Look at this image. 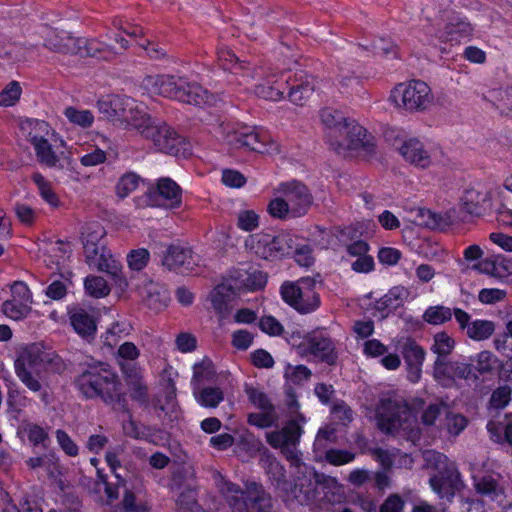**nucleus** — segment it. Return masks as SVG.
<instances>
[{
    "mask_svg": "<svg viewBox=\"0 0 512 512\" xmlns=\"http://www.w3.org/2000/svg\"><path fill=\"white\" fill-rule=\"evenodd\" d=\"M217 56L223 69L231 70L233 74L242 77L239 85L248 84L250 80H258L259 82L255 86L257 96L272 101H279L283 98L289 85L287 79L280 82L276 73L264 71L262 68L250 67L249 63L240 61L233 51L228 48H220Z\"/></svg>",
    "mask_w": 512,
    "mask_h": 512,
    "instance_id": "obj_1",
    "label": "nucleus"
},
{
    "mask_svg": "<svg viewBox=\"0 0 512 512\" xmlns=\"http://www.w3.org/2000/svg\"><path fill=\"white\" fill-rule=\"evenodd\" d=\"M52 362V355L37 344L23 348L14 361L15 374L21 383L32 393L39 394L45 404L51 403L46 370Z\"/></svg>",
    "mask_w": 512,
    "mask_h": 512,
    "instance_id": "obj_2",
    "label": "nucleus"
},
{
    "mask_svg": "<svg viewBox=\"0 0 512 512\" xmlns=\"http://www.w3.org/2000/svg\"><path fill=\"white\" fill-rule=\"evenodd\" d=\"M214 480L232 512H276L271 495L261 484L247 482L242 490L218 472L214 474Z\"/></svg>",
    "mask_w": 512,
    "mask_h": 512,
    "instance_id": "obj_3",
    "label": "nucleus"
},
{
    "mask_svg": "<svg viewBox=\"0 0 512 512\" xmlns=\"http://www.w3.org/2000/svg\"><path fill=\"white\" fill-rule=\"evenodd\" d=\"M274 195L267 210L273 218L280 220L306 215L313 203L307 186L297 180L280 183L274 189Z\"/></svg>",
    "mask_w": 512,
    "mask_h": 512,
    "instance_id": "obj_4",
    "label": "nucleus"
},
{
    "mask_svg": "<svg viewBox=\"0 0 512 512\" xmlns=\"http://www.w3.org/2000/svg\"><path fill=\"white\" fill-rule=\"evenodd\" d=\"M329 149L342 157L370 158L376 153L374 137L355 120L346 122L343 128L326 133Z\"/></svg>",
    "mask_w": 512,
    "mask_h": 512,
    "instance_id": "obj_5",
    "label": "nucleus"
},
{
    "mask_svg": "<svg viewBox=\"0 0 512 512\" xmlns=\"http://www.w3.org/2000/svg\"><path fill=\"white\" fill-rule=\"evenodd\" d=\"M290 420L279 430L266 433L267 443L274 449H279L285 458L295 466L301 464V452L298 445L302 434L305 416L300 413L298 402L292 398L288 403Z\"/></svg>",
    "mask_w": 512,
    "mask_h": 512,
    "instance_id": "obj_6",
    "label": "nucleus"
},
{
    "mask_svg": "<svg viewBox=\"0 0 512 512\" xmlns=\"http://www.w3.org/2000/svg\"><path fill=\"white\" fill-rule=\"evenodd\" d=\"M119 382L107 364L89 366L76 379L79 392L86 399L101 398L109 403L119 395Z\"/></svg>",
    "mask_w": 512,
    "mask_h": 512,
    "instance_id": "obj_7",
    "label": "nucleus"
},
{
    "mask_svg": "<svg viewBox=\"0 0 512 512\" xmlns=\"http://www.w3.org/2000/svg\"><path fill=\"white\" fill-rule=\"evenodd\" d=\"M223 139L234 149H246L258 153H276L278 147L273 143L269 135L260 129L242 127L233 129L228 124L219 126Z\"/></svg>",
    "mask_w": 512,
    "mask_h": 512,
    "instance_id": "obj_8",
    "label": "nucleus"
},
{
    "mask_svg": "<svg viewBox=\"0 0 512 512\" xmlns=\"http://www.w3.org/2000/svg\"><path fill=\"white\" fill-rule=\"evenodd\" d=\"M428 465L435 466L437 474L429 479L432 490L441 498L453 497L456 490L461 487L460 473L453 463L447 462V457L436 451H427L424 454Z\"/></svg>",
    "mask_w": 512,
    "mask_h": 512,
    "instance_id": "obj_9",
    "label": "nucleus"
},
{
    "mask_svg": "<svg viewBox=\"0 0 512 512\" xmlns=\"http://www.w3.org/2000/svg\"><path fill=\"white\" fill-rule=\"evenodd\" d=\"M139 134L150 140L157 150L171 155L179 156L188 151L185 139L166 122L155 121L150 116Z\"/></svg>",
    "mask_w": 512,
    "mask_h": 512,
    "instance_id": "obj_10",
    "label": "nucleus"
},
{
    "mask_svg": "<svg viewBox=\"0 0 512 512\" xmlns=\"http://www.w3.org/2000/svg\"><path fill=\"white\" fill-rule=\"evenodd\" d=\"M379 429L386 433L408 430L412 423V413L406 402L400 397H385L376 410Z\"/></svg>",
    "mask_w": 512,
    "mask_h": 512,
    "instance_id": "obj_11",
    "label": "nucleus"
},
{
    "mask_svg": "<svg viewBox=\"0 0 512 512\" xmlns=\"http://www.w3.org/2000/svg\"><path fill=\"white\" fill-rule=\"evenodd\" d=\"M316 281L303 277L295 282H284L280 288L282 299L300 313H310L320 305L319 294L315 290Z\"/></svg>",
    "mask_w": 512,
    "mask_h": 512,
    "instance_id": "obj_12",
    "label": "nucleus"
},
{
    "mask_svg": "<svg viewBox=\"0 0 512 512\" xmlns=\"http://www.w3.org/2000/svg\"><path fill=\"white\" fill-rule=\"evenodd\" d=\"M245 246L262 259L274 260L293 254L294 237L288 233H258L250 235Z\"/></svg>",
    "mask_w": 512,
    "mask_h": 512,
    "instance_id": "obj_13",
    "label": "nucleus"
},
{
    "mask_svg": "<svg viewBox=\"0 0 512 512\" xmlns=\"http://www.w3.org/2000/svg\"><path fill=\"white\" fill-rule=\"evenodd\" d=\"M99 109L109 118L120 120L138 132L149 117L144 107L128 96L116 95L109 102H99Z\"/></svg>",
    "mask_w": 512,
    "mask_h": 512,
    "instance_id": "obj_14",
    "label": "nucleus"
},
{
    "mask_svg": "<svg viewBox=\"0 0 512 512\" xmlns=\"http://www.w3.org/2000/svg\"><path fill=\"white\" fill-rule=\"evenodd\" d=\"M390 98L396 106L410 112L424 111L433 101L430 87L421 80L398 84Z\"/></svg>",
    "mask_w": 512,
    "mask_h": 512,
    "instance_id": "obj_15",
    "label": "nucleus"
},
{
    "mask_svg": "<svg viewBox=\"0 0 512 512\" xmlns=\"http://www.w3.org/2000/svg\"><path fill=\"white\" fill-rule=\"evenodd\" d=\"M473 486L478 494L488 497L502 509L512 508V494H506L503 478L500 474H487L473 478Z\"/></svg>",
    "mask_w": 512,
    "mask_h": 512,
    "instance_id": "obj_16",
    "label": "nucleus"
},
{
    "mask_svg": "<svg viewBox=\"0 0 512 512\" xmlns=\"http://www.w3.org/2000/svg\"><path fill=\"white\" fill-rule=\"evenodd\" d=\"M297 350L302 356H313L329 365L334 364L337 359L334 343L321 332H313L305 336Z\"/></svg>",
    "mask_w": 512,
    "mask_h": 512,
    "instance_id": "obj_17",
    "label": "nucleus"
},
{
    "mask_svg": "<svg viewBox=\"0 0 512 512\" xmlns=\"http://www.w3.org/2000/svg\"><path fill=\"white\" fill-rule=\"evenodd\" d=\"M32 295L24 282H14L11 286V298L2 304L3 313L13 319L21 320L31 312Z\"/></svg>",
    "mask_w": 512,
    "mask_h": 512,
    "instance_id": "obj_18",
    "label": "nucleus"
},
{
    "mask_svg": "<svg viewBox=\"0 0 512 512\" xmlns=\"http://www.w3.org/2000/svg\"><path fill=\"white\" fill-rule=\"evenodd\" d=\"M434 379L444 387L453 385L455 379H469L473 376V368L470 363L455 360L437 358L433 365Z\"/></svg>",
    "mask_w": 512,
    "mask_h": 512,
    "instance_id": "obj_19",
    "label": "nucleus"
},
{
    "mask_svg": "<svg viewBox=\"0 0 512 512\" xmlns=\"http://www.w3.org/2000/svg\"><path fill=\"white\" fill-rule=\"evenodd\" d=\"M34 139L37 141V143L35 146H33V148L39 163L49 168L59 170L71 168L72 159L67 153H65L63 150L59 151L58 149H54L46 138L42 141L35 137Z\"/></svg>",
    "mask_w": 512,
    "mask_h": 512,
    "instance_id": "obj_20",
    "label": "nucleus"
},
{
    "mask_svg": "<svg viewBox=\"0 0 512 512\" xmlns=\"http://www.w3.org/2000/svg\"><path fill=\"white\" fill-rule=\"evenodd\" d=\"M181 78L172 75H149L142 80V87L150 94L169 98H181L177 95Z\"/></svg>",
    "mask_w": 512,
    "mask_h": 512,
    "instance_id": "obj_21",
    "label": "nucleus"
},
{
    "mask_svg": "<svg viewBox=\"0 0 512 512\" xmlns=\"http://www.w3.org/2000/svg\"><path fill=\"white\" fill-rule=\"evenodd\" d=\"M162 264L169 270L185 273L192 271L197 262L191 249L172 245L167 248L162 259Z\"/></svg>",
    "mask_w": 512,
    "mask_h": 512,
    "instance_id": "obj_22",
    "label": "nucleus"
},
{
    "mask_svg": "<svg viewBox=\"0 0 512 512\" xmlns=\"http://www.w3.org/2000/svg\"><path fill=\"white\" fill-rule=\"evenodd\" d=\"M72 44L75 46L74 55L79 57L110 60L117 54L113 47L95 38L76 37Z\"/></svg>",
    "mask_w": 512,
    "mask_h": 512,
    "instance_id": "obj_23",
    "label": "nucleus"
},
{
    "mask_svg": "<svg viewBox=\"0 0 512 512\" xmlns=\"http://www.w3.org/2000/svg\"><path fill=\"white\" fill-rule=\"evenodd\" d=\"M84 254L86 262L91 268L112 275H116L120 270V262L104 245H99L97 248L90 247L84 251Z\"/></svg>",
    "mask_w": 512,
    "mask_h": 512,
    "instance_id": "obj_24",
    "label": "nucleus"
},
{
    "mask_svg": "<svg viewBox=\"0 0 512 512\" xmlns=\"http://www.w3.org/2000/svg\"><path fill=\"white\" fill-rule=\"evenodd\" d=\"M138 292L144 304L151 310L158 312L168 304V293L159 283L145 280L138 286Z\"/></svg>",
    "mask_w": 512,
    "mask_h": 512,
    "instance_id": "obj_25",
    "label": "nucleus"
},
{
    "mask_svg": "<svg viewBox=\"0 0 512 512\" xmlns=\"http://www.w3.org/2000/svg\"><path fill=\"white\" fill-rule=\"evenodd\" d=\"M177 95H181L182 97L176 98V100L198 106L211 104L214 101V97L202 86L195 82H188L183 78H181Z\"/></svg>",
    "mask_w": 512,
    "mask_h": 512,
    "instance_id": "obj_26",
    "label": "nucleus"
},
{
    "mask_svg": "<svg viewBox=\"0 0 512 512\" xmlns=\"http://www.w3.org/2000/svg\"><path fill=\"white\" fill-rule=\"evenodd\" d=\"M73 41H76V37L71 33L52 28L48 29L45 34L44 46L56 53L74 55L75 46L72 44Z\"/></svg>",
    "mask_w": 512,
    "mask_h": 512,
    "instance_id": "obj_27",
    "label": "nucleus"
},
{
    "mask_svg": "<svg viewBox=\"0 0 512 512\" xmlns=\"http://www.w3.org/2000/svg\"><path fill=\"white\" fill-rule=\"evenodd\" d=\"M155 193L161 200V203H159L161 206L177 208L182 203V189L171 178L163 177L158 179Z\"/></svg>",
    "mask_w": 512,
    "mask_h": 512,
    "instance_id": "obj_28",
    "label": "nucleus"
},
{
    "mask_svg": "<svg viewBox=\"0 0 512 512\" xmlns=\"http://www.w3.org/2000/svg\"><path fill=\"white\" fill-rule=\"evenodd\" d=\"M399 153L403 158L421 168H426L431 164V158L424 145L417 139L405 141L399 148Z\"/></svg>",
    "mask_w": 512,
    "mask_h": 512,
    "instance_id": "obj_29",
    "label": "nucleus"
},
{
    "mask_svg": "<svg viewBox=\"0 0 512 512\" xmlns=\"http://www.w3.org/2000/svg\"><path fill=\"white\" fill-rule=\"evenodd\" d=\"M235 281V289L243 291H257L262 289L266 282L267 276L258 269L238 270L233 275Z\"/></svg>",
    "mask_w": 512,
    "mask_h": 512,
    "instance_id": "obj_30",
    "label": "nucleus"
},
{
    "mask_svg": "<svg viewBox=\"0 0 512 512\" xmlns=\"http://www.w3.org/2000/svg\"><path fill=\"white\" fill-rule=\"evenodd\" d=\"M441 25L442 21L438 18H426L415 30V38L423 45L436 47L438 43H443L440 36L444 27L441 28Z\"/></svg>",
    "mask_w": 512,
    "mask_h": 512,
    "instance_id": "obj_31",
    "label": "nucleus"
},
{
    "mask_svg": "<svg viewBox=\"0 0 512 512\" xmlns=\"http://www.w3.org/2000/svg\"><path fill=\"white\" fill-rule=\"evenodd\" d=\"M462 204L469 214L480 215L490 205V193L486 189L469 188L462 196Z\"/></svg>",
    "mask_w": 512,
    "mask_h": 512,
    "instance_id": "obj_32",
    "label": "nucleus"
},
{
    "mask_svg": "<svg viewBox=\"0 0 512 512\" xmlns=\"http://www.w3.org/2000/svg\"><path fill=\"white\" fill-rule=\"evenodd\" d=\"M70 322L74 330L82 337L93 335L96 321L93 314L83 308H74L69 312Z\"/></svg>",
    "mask_w": 512,
    "mask_h": 512,
    "instance_id": "obj_33",
    "label": "nucleus"
},
{
    "mask_svg": "<svg viewBox=\"0 0 512 512\" xmlns=\"http://www.w3.org/2000/svg\"><path fill=\"white\" fill-rule=\"evenodd\" d=\"M472 30L471 24L466 20L454 19L445 24L440 37L443 43L454 45L459 43L462 39L469 37Z\"/></svg>",
    "mask_w": 512,
    "mask_h": 512,
    "instance_id": "obj_34",
    "label": "nucleus"
},
{
    "mask_svg": "<svg viewBox=\"0 0 512 512\" xmlns=\"http://www.w3.org/2000/svg\"><path fill=\"white\" fill-rule=\"evenodd\" d=\"M298 84H294L289 88L288 97L291 102L297 105H302L316 89V81L313 76L302 74L296 80Z\"/></svg>",
    "mask_w": 512,
    "mask_h": 512,
    "instance_id": "obj_35",
    "label": "nucleus"
},
{
    "mask_svg": "<svg viewBox=\"0 0 512 512\" xmlns=\"http://www.w3.org/2000/svg\"><path fill=\"white\" fill-rule=\"evenodd\" d=\"M235 295V288L231 284L221 283L217 285L208 295L211 307L218 314H224L227 311L228 303Z\"/></svg>",
    "mask_w": 512,
    "mask_h": 512,
    "instance_id": "obj_36",
    "label": "nucleus"
},
{
    "mask_svg": "<svg viewBox=\"0 0 512 512\" xmlns=\"http://www.w3.org/2000/svg\"><path fill=\"white\" fill-rule=\"evenodd\" d=\"M195 401L204 408L214 409L224 400V392L220 387L195 386L193 389Z\"/></svg>",
    "mask_w": 512,
    "mask_h": 512,
    "instance_id": "obj_37",
    "label": "nucleus"
},
{
    "mask_svg": "<svg viewBox=\"0 0 512 512\" xmlns=\"http://www.w3.org/2000/svg\"><path fill=\"white\" fill-rule=\"evenodd\" d=\"M97 144L101 146L95 148L92 152L83 155L80 163L85 167H93L102 164L106 160V150L112 149V142L106 136L100 135Z\"/></svg>",
    "mask_w": 512,
    "mask_h": 512,
    "instance_id": "obj_38",
    "label": "nucleus"
},
{
    "mask_svg": "<svg viewBox=\"0 0 512 512\" xmlns=\"http://www.w3.org/2000/svg\"><path fill=\"white\" fill-rule=\"evenodd\" d=\"M106 231L99 222H90L82 228V243L84 251H87L90 247L97 248L99 245H103L101 240L104 238Z\"/></svg>",
    "mask_w": 512,
    "mask_h": 512,
    "instance_id": "obj_39",
    "label": "nucleus"
},
{
    "mask_svg": "<svg viewBox=\"0 0 512 512\" xmlns=\"http://www.w3.org/2000/svg\"><path fill=\"white\" fill-rule=\"evenodd\" d=\"M487 99L501 113H512V87L493 89L488 92Z\"/></svg>",
    "mask_w": 512,
    "mask_h": 512,
    "instance_id": "obj_40",
    "label": "nucleus"
},
{
    "mask_svg": "<svg viewBox=\"0 0 512 512\" xmlns=\"http://www.w3.org/2000/svg\"><path fill=\"white\" fill-rule=\"evenodd\" d=\"M63 114L71 124L82 129L90 128L94 123V115L87 109L68 106L64 109Z\"/></svg>",
    "mask_w": 512,
    "mask_h": 512,
    "instance_id": "obj_41",
    "label": "nucleus"
},
{
    "mask_svg": "<svg viewBox=\"0 0 512 512\" xmlns=\"http://www.w3.org/2000/svg\"><path fill=\"white\" fill-rule=\"evenodd\" d=\"M21 128L27 132V140L33 146L37 143L34 137L42 141L49 134L48 123L41 120L28 119L22 123Z\"/></svg>",
    "mask_w": 512,
    "mask_h": 512,
    "instance_id": "obj_42",
    "label": "nucleus"
},
{
    "mask_svg": "<svg viewBox=\"0 0 512 512\" xmlns=\"http://www.w3.org/2000/svg\"><path fill=\"white\" fill-rule=\"evenodd\" d=\"M176 512H203L197 502L196 491L187 488L184 489L175 500Z\"/></svg>",
    "mask_w": 512,
    "mask_h": 512,
    "instance_id": "obj_43",
    "label": "nucleus"
},
{
    "mask_svg": "<svg viewBox=\"0 0 512 512\" xmlns=\"http://www.w3.org/2000/svg\"><path fill=\"white\" fill-rule=\"evenodd\" d=\"M455 348V340L446 332H438L433 337L431 351L437 358L445 359Z\"/></svg>",
    "mask_w": 512,
    "mask_h": 512,
    "instance_id": "obj_44",
    "label": "nucleus"
},
{
    "mask_svg": "<svg viewBox=\"0 0 512 512\" xmlns=\"http://www.w3.org/2000/svg\"><path fill=\"white\" fill-rule=\"evenodd\" d=\"M23 89L18 81L8 82L0 91V107L15 106L21 98Z\"/></svg>",
    "mask_w": 512,
    "mask_h": 512,
    "instance_id": "obj_45",
    "label": "nucleus"
},
{
    "mask_svg": "<svg viewBox=\"0 0 512 512\" xmlns=\"http://www.w3.org/2000/svg\"><path fill=\"white\" fill-rule=\"evenodd\" d=\"M495 330V325L489 320H475L468 326L466 335L474 341H483L488 339Z\"/></svg>",
    "mask_w": 512,
    "mask_h": 512,
    "instance_id": "obj_46",
    "label": "nucleus"
},
{
    "mask_svg": "<svg viewBox=\"0 0 512 512\" xmlns=\"http://www.w3.org/2000/svg\"><path fill=\"white\" fill-rule=\"evenodd\" d=\"M32 181L37 186L41 198L49 205L57 207L59 204V198L54 192L52 184L38 172L32 175Z\"/></svg>",
    "mask_w": 512,
    "mask_h": 512,
    "instance_id": "obj_47",
    "label": "nucleus"
},
{
    "mask_svg": "<svg viewBox=\"0 0 512 512\" xmlns=\"http://www.w3.org/2000/svg\"><path fill=\"white\" fill-rule=\"evenodd\" d=\"M264 463L266 472L275 482L276 487L284 490L286 485L284 467L271 454L266 456Z\"/></svg>",
    "mask_w": 512,
    "mask_h": 512,
    "instance_id": "obj_48",
    "label": "nucleus"
},
{
    "mask_svg": "<svg viewBox=\"0 0 512 512\" xmlns=\"http://www.w3.org/2000/svg\"><path fill=\"white\" fill-rule=\"evenodd\" d=\"M409 292L403 286L392 287L380 300V304L387 309H396L402 306L408 298Z\"/></svg>",
    "mask_w": 512,
    "mask_h": 512,
    "instance_id": "obj_49",
    "label": "nucleus"
},
{
    "mask_svg": "<svg viewBox=\"0 0 512 512\" xmlns=\"http://www.w3.org/2000/svg\"><path fill=\"white\" fill-rule=\"evenodd\" d=\"M320 120L328 128L327 133H331L334 129L343 128L351 119L345 118L338 110L324 108L320 112Z\"/></svg>",
    "mask_w": 512,
    "mask_h": 512,
    "instance_id": "obj_50",
    "label": "nucleus"
},
{
    "mask_svg": "<svg viewBox=\"0 0 512 512\" xmlns=\"http://www.w3.org/2000/svg\"><path fill=\"white\" fill-rule=\"evenodd\" d=\"M215 377V371L211 361L204 360L201 363H197L193 367V377L191 385L193 389L195 386H202L204 382L213 380Z\"/></svg>",
    "mask_w": 512,
    "mask_h": 512,
    "instance_id": "obj_51",
    "label": "nucleus"
},
{
    "mask_svg": "<svg viewBox=\"0 0 512 512\" xmlns=\"http://www.w3.org/2000/svg\"><path fill=\"white\" fill-rule=\"evenodd\" d=\"M245 393L254 407L260 410L275 409L271 399L261 388L254 386H246Z\"/></svg>",
    "mask_w": 512,
    "mask_h": 512,
    "instance_id": "obj_52",
    "label": "nucleus"
},
{
    "mask_svg": "<svg viewBox=\"0 0 512 512\" xmlns=\"http://www.w3.org/2000/svg\"><path fill=\"white\" fill-rule=\"evenodd\" d=\"M86 292L94 297H105L110 293V287L106 280L100 276H88L84 282Z\"/></svg>",
    "mask_w": 512,
    "mask_h": 512,
    "instance_id": "obj_53",
    "label": "nucleus"
},
{
    "mask_svg": "<svg viewBox=\"0 0 512 512\" xmlns=\"http://www.w3.org/2000/svg\"><path fill=\"white\" fill-rule=\"evenodd\" d=\"M278 421V415L275 409L261 410V412L248 415V423L261 429L269 428Z\"/></svg>",
    "mask_w": 512,
    "mask_h": 512,
    "instance_id": "obj_54",
    "label": "nucleus"
},
{
    "mask_svg": "<svg viewBox=\"0 0 512 512\" xmlns=\"http://www.w3.org/2000/svg\"><path fill=\"white\" fill-rule=\"evenodd\" d=\"M452 318V311L445 306H431L423 315V319L432 325H441Z\"/></svg>",
    "mask_w": 512,
    "mask_h": 512,
    "instance_id": "obj_55",
    "label": "nucleus"
},
{
    "mask_svg": "<svg viewBox=\"0 0 512 512\" xmlns=\"http://www.w3.org/2000/svg\"><path fill=\"white\" fill-rule=\"evenodd\" d=\"M140 177L135 173L124 174L116 184V194L124 199L138 187Z\"/></svg>",
    "mask_w": 512,
    "mask_h": 512,
    "instance_id": "obj_56",
    "label": "nucleus"
},
{
    "mask_svg": "<svg viewBox=\"0 0 512 512\" xmlns=\"http://www.w3.org/2000/svg\"><path fill=\"white\" fill-rule=\"evenodd\" d=\"M447 408L443 401L429 404L421 414V422L426 426L435 425L437 419L445 415Z\"/></svg>",
    "mask_w": 512,
    "mask_h": 512,
    "instance_id": "obj_57",
    "label": "nucleus"
},
{
    "mask_svg": "<svg viewBox=\"0 0 512 512\" xmlns=\"http://www.w3.org/2000/svg\"><path fill=\"white\" fill-rule=\"evenodd\" d=\"M259 226V215L251 209H242L237 213V227L250 232Z\"/></svg>",
    "mask_w": 512,
    "mask_h": 512,
    "instance_id": "obj_58",
    "label": "nucleus"
},
{
    "mask_svg": "<svg viewBox=\"0 0 512 512\" xmlns=\"http://www.w3.org/2000/svg\"><path fill=\"white\" fill-rule=\"evenodd\" d=\"M445 427L450 435H459L467 426L466 418L457 413L449 411L447 408L445 413Z\"/></svg>",
    "mask_w": 512,
    "mask_h": 512,
    "instance_id": "obj_59",
    "label": "nucleus"
},
{
    "mask_svg": "<svg viewBox=\"0 0 512 512\" xmlns=\"http://www.w3.org/2000/svg\"><path fill=\"white\" fill-rule=\"evenodd\" d=\"M47 252L49 257H51L50 262L59 265L68 257L71 252V248L69 244L64 243L63 241H56L49 245Z\"/></svg>",
    "mask_w": 512,
    "mask_h": 512,
    "instance_id": "obj_60",
    "label": "nucleus"
},
{
    "mask_svg": "<svg viewBox=\"0 0 512 512\" xmlns=\"http://www.w3.org/2000/svg\"><path fill=\"white\" fill-rule=\"evenodd\" d=\"M327 462L334 466L345 465L355 459V453L348 450L329 449L326 451Z\"/></svg>",
    "mask_w": 512,
    "mask_h": 512,
    "instance_id": "obj_61",
    "label": "nucleus"
},
{
    "mask_svg": "<svg viewBox=\"0 0 512 512\" xmlns=\"http://www.w3.org/2000/svg\"><path fill=\"white\" fill-rule=\"evenodd\" d=\"M149 256L147 249L139 248L133 250L127 256L128 265L131 269L139 271L147 265Z\"/></svg>",
    "mask_w": 512,
    "mask_h": 512,
    "instance_id": "obj_62",
    "label": "nucleus"
},
{
    "mask_svg": "<svg viewBox=\"0 0 512 512\" xmlns=\"http://www.w3.org/2000/svg\"><path fill=\"white\" fill-rule=\"evenodd\" d=\"M407 364H423L425 351L414 342L407 343L403 351Z\"/></svg>",
    "mask_w": 512,
    "mask_h": 512,
    "instance_id": "obj_63",
    "label": "nucleus"
},
{
    "mask_svg": "<svg viewBox=\"0 0 512 512\" xmlns=\"http://www.w3.org/2000/svg\"><path fill=\"white\" fill-rule=\"evenodd\" d=\"M475 361L477 371L484 374L493 370L497 359L490 351L485 350L477 354Z\"/></svg>",
    "mask_w": 512,
    "mask_h": 512,
    "instance_id": "obj_64",
    "label": "nucleus"
}]
</instances>
